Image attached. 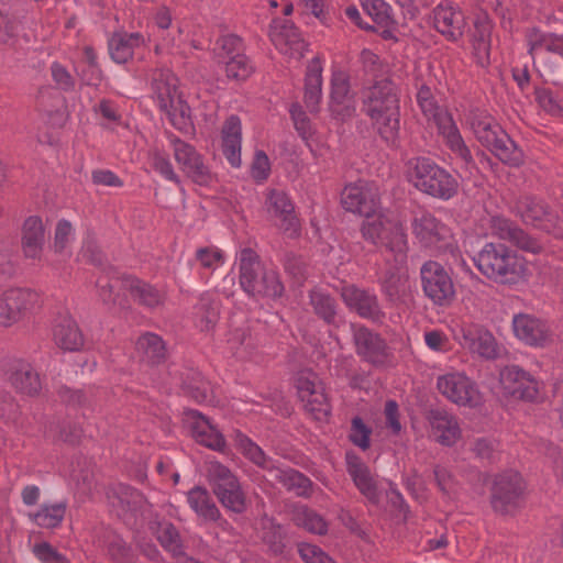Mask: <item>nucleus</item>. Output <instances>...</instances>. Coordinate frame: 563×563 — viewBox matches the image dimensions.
<instances>
[{"label": "nucleus", "instance_id": "f257e3e1", "mask_svg": "<svg viewBox=\"0 0 563 563\" xmlns=\"http://www.w3.org/2000/svg\"><path fill=\"white\" fill-rule=\"evenodd\" d=\"M364 109L384 140L394 143L399 132V106L395 85L383 79L366 88Z\"/></svg>", "mask_w": 563, "mask_h": 563}, {"label": "nucleus", "instance_id": "f03ea898", "mask_svg": "<svg viewBox=\"0 0 563 563\" xmlns=\"http://www.w3.org/2000/svg\"><path fill=\"white\" fill-rule=\"evenodd\" d=\"M477 269L499 284H516L526 275L523 257L501 243H486L474 257Z\"/></svg>", "mask_w": 563, "mask_h": 563}, {"label": "nucleus", "instance_id": "7ed1b4c3", "mask_svg": "<svg viewBox=\"0 0 563 563\" xmlns=\"http://www.w3.org/2000/svg\"><path fill=\"white\" fill-rule=\"evenodd\" d=\"M152 98L169 122L179 131L191 125L190 107L178 91V79L169 69H155L151 75Z\"/></svg>", "mask_w": 563, "mask_h": 563}, {"label": "nucleus", "instance_id": "20e7f679", "mask_svg": "<svg viewBox=\"0 0 563 563\" xmlns=\"http://www.w3.org/2000/svg\"><path fill=\"white\" fill-rule=\"evenodd\" d=\"M238 258L240 285L249 296L275 299L283 295L284 286L277 272L266 268L253 250H241Z\"/></svg>", "mask_w": 563, "mask_h": 563}, {"label": "nucleus", "instance_id": "39448f33", "mask_svg": "<svg viewBox=\"0 0 563 563\" xmlns=\"http://www.w3.org/2000/svg\"><path fill=\"white\" fill-rule=\"evenodd\" d=\"M406 174L417 189L430 196L450 199L457 191L456 179L429 158L410 159Z\"/></svg>", "mask_w": 563, "mask_h": 563}, {"label": "nucleus", "instance_id": "423d86ee", "mask_svg": "<svg viewBox=\"0 0 563 563\" xmlns=\"http://www.w3.org/2000/svg\"><path fill=\"white\" fill-rule=\"evenodd\" d=\"M417 101L427 119L434 121L439 133L443 136L450 150L466 165L473 163L471 151L465 144L452 115L446 110L438 107L429 87L422 86L419 89Z\"/></svg>", "mask_w": 563, "mask_h": 563}, {"label": "nucleus", "instance_id": "0eeeda50", "mask_svg": "<svg viewBox=\"0 0 563 563\" xmlns=\"http://www.w3.org/2000/svg\"><path fill=\"white\" fill-rule=\"evenodd\" d=\"M43 306V297L36 289L14 286L0 294V328H12L35 314Z\"/></svg>", "mask_w": 563, "mask_h": 563}, {"label": "nucleus", "instance_id": "6e6552de", "mask_svg": "<svg viewBox=\"0 0 563 563\" xmlns=\"http://www.w3.org/2000/svg\"><path fill=\"white\" fill-rule=\"evenodd\" d=\"M364 217L365 220L361 227L362 236L374 245H385L395 254L397 261L404 262L408 243L402 225L378 211L374 216Z\"/></svg>", "mask_w": 563, "mask_h": 563}, {"label": "nucleus", "instance_id": "1a4fd4ad", "mask_svg": "<svg viewBox=\"0 0 563 563\" xmlns=\"http://www.w3.org/2000/svg\"><path fill=\"white\" fill-rule=\"evenodd\" d=\"M526 484L516 471H507L495 476L490 494L493 509L501 515L516 512L521 504Z\"/></svg>", "mask_w": 563, "mask_h": 563}, {"label": "nucleus", "instance_id": "9d476101", "mask_svg": "<svg viewBox=\"0 0 563 563\" xmlns=\"http://www.w3.org/2000/svg\"><path fill=\"white\" fill-rule=\"evenodd\" d=\"M416 242L432 252L451 250L454 244L451 229L429 212L416 216L411 222Z\"/></svg>", "mask_w": 563, "mask_h": 563}, {"label": "nucleus", "instance_id": "9b49d317", "mask_svg": "<svg viewBox=\"0 0 563 563\" xmlns=\"http://www.w3.org/2000/svg\"><path fill=\"white\" fill-rule=\"evenodd\" d=\"M438 391L449 401L464 407H477L483 397L477 385L464 373L448 371L437 377Z\"/></svg>", "mask_w": 563, "mask_h": 563}, {"label": "nucleus", "instance_id": "f8f14e48", "mask_svg": "<svg viewBox=\"0 0 563 563\" xmlns=\"http://www.w3.org/2000/svg\"><path fill=\"white\" fill-rule=\"evenodd\" d=\"M295 385L306 411L316 420H325L331 412V407L317 374L311 371H301L296 376Z\"/></svg>", "mask_w": 563, "mask_h": 563}, {"label": "nucleus", "instance_id": "ddd939ff", "mask_svg": "<svg viewBox=\"0 0 563 563\" xmlns=\"http://www.w3.org/2000/svg\"><path fill=\"white\" fill-rule=\"evenodd\" d=\"M169 143L175 162L188 178L200 186L212 184L214 176L195 146L175 135L169 136Z\"/></svg>", "mask_w": 563, "mask_h": 563}, {"label": "nucleus", "instance_id": "4468645a", "mask_svg": "<svg viewBox=\"0 0 563 563\" xmlns=\"http://www.w3.org/2000/svg\"><path fill=\"white\" fill-rule=\"evenodd\" d=\"M424 295L438 306H449L455 298V287L448 271L438 262L428 261L420 269Z\"/></svg>", "mask_w": 563, "mask_h": 563}, {"label": "nucleus", "instance_id": "2eb2a0df", "mask_svg": "<svg viewBox=\"0 0 563 563\" xmlns=\"http://www.w3.org/2000/svg\"><path fill=\"white\" fill-rule=\"evenodd\" d=\"M511 327L515 338L528 346L545 347L553 342L550 324L534 314H514Z\"/></svg>", "mask_w": 563, "mask_h": 563}, {"label": "nucleus", "instance_id": "dca6fc26", "mask_svg": "<svg viewBox=\"0 0 563 563\" xmlns=\"http://www.w3.org/2000/svg\"><path fill=\"white\" fill-rule=\"evenodd\" d=\"M341 203L346 211L360 216H374L379 211L378 188L365 180L346 185L341 194Z\"/></svg>", "mask_w": 563, "mask_h": 563}, {"label": "nucleus", "instance_id": "f3484780", "mask_svg": "<svg viewBox=\"0 0 563 563\" xmlns=\"http://www.w3.org/2000/svg\"><path fill=\"white\" fill-rule=\"evenodd\" d=\"M265 208L287 236L295 238L299 234L300 225L295 213V207L285 191L268 189Z\"/></svg>", "mask_w": 563, "mask_h": 563}, {"label": "nucleus", "instance_id": "a211bd4d", "mask_svg": "<svg viewBox=\"0 0 563 563\" xmlns=\"http://www.w3.org/2000/svg\"><path fill=\"white\" fill-rule=\"evenodd\" d=\"M500 384L505 394L525 400H534L539 395V383L517 365L500 372Z\"/></svg>", "mask_w": 563, "mask_h": 563}, {"label": "nucleus", "instance_id": "6ab92c4d", "mask_svg": "<svg viewBox=\"0 0 563 563\" xmlns=\"http://www.w3.org/2000/svg\"><path fill=\"white\" fill-rule=\"evenodd\" d=\"M5 375L12 388L21 395L34 397L42 389L38 374L22 358L11 360L7 364Z\"/></svg>", "mask_w": 563, "mask_h": 563}, {"label": "nucleus", "instance_id": "aec40b11", "mask_svg": "<svg viewBox=\"0 0 563 563\" xmlns=\"http://www.w3.org/2000/svg\"><path fill=\"white\" fill-rule=\"evenodd\" d=\"M427 420L430 427L429 437L437 443L453 446L460 441L462 430L452 413L442 409L431 410Z\"/></svg>", "mask_w": 563, "mask_h": 563}, {"label": "nucleus", "instance_id": "412c9836", "mask_svg": "<svg viewBox=\"0 0 563 563\" xmlns=\"http://www.w3.org/2000/svg\"><path fill=\"white\" fill-rule=\"evenodd\" d=\"M341 297L346 307L360 317L378 321L383 317L377 297L374 292L346 285L341 289Z\"/></svg>", "mask_w": 563, "mask_h": 563}, {"label": "nucleus", "instance_id": "4be33fe9", "mask_svg": "<svg viewBox=\"0 0 563 563\" xmlns=\"http://www.w3.org/2000/svg\"><path fill=\"white\" fill-rule=\"evenodd\" d=\"M356 352L373 364H384L390 356V350L376 333L362 325H352Z\"/></svg>", "mask_w": 563, "mask_h": 563}, {"label": "nucleus", "instance_id": "5701e85b", "mask_svg": "<svg viewBox=\"0 0 563 563\" xmlns=\"http://www.w3.org/2000/svg\"><path fill=\"white\" fill-rule=\"evenodd\" d=\"M46 243V230L40 217L26 218L21 229V251L26 260L41 261Z\"/></svg>", "mask_w": 563, "mask_h": 563}, {"label": "nucleus", "instance_id": "b1692460", "mask_svg": "<svg viewBox=\"0 0 563 563\" xmlns=\"http://www.w3.org/2000/svg\"><path fill=\"white\" fill-rule=\"evenodd\" d=\"M185 423L198 443L212 450L220 451L224 449L225 440L222 433L197 410L185 412Z\"/></svg>", "mask_w": 563, "mask_h": 563}, {"label": "nucleus", "instance_id": "393cba45", "mask_svg": "<svg viewBox=\"0 0 563 563\" xmlns=\"http://www.w3.org/2000/svg\"><path fill=\"white\" fill-rule=\"evenodd\" d=\"M433 25L448 40H459L465 29L463 12L455 5L444 2L433 10Z\"/></svg>", "mask_w": 563, "mask_h": 563}, {"label": "nucleus", "instance_id": "a878e982", "mask_svg": "<svg viewBox=\"0 0 563 563\" xmlns=\"http://www.w3.org/2000/svg\"><path fill=\"white\" fill-rule=\"evenodd\" d=\"M466 124L475 139L487 148L494 145L501 134L506 133L493 117L479 110L470 112Z\"/></svg>", "mask_w": 563, "mask_h": 563}, {"label": "nucleus", "instance_id": "bb28decb", "mask_svg": "<svg viewBox=\"0 0 563 563\" xmlns=\"http://www.w3.org/2000/svg\"><path fill=\"white\" fill-rule=\"evenodd\" d=\"M222 152L229 164L238 168L241 166L242 123L238 115H230L221 131Z\"/></svg>", "mask_w": 563, "mask_h": 563}, {"label": "nucleus", "instance_id": "cd10ccee", "mask_svg": "<svg viewBox=\"0 0 563 563\" xmlns=\"http://www.w3.org/2000/svg\"><path fill=\"white\" fill-rule=\"evenodd\" d=\"M463 347L472 353L487 360H494L499 355V346L495 336L487 330H462V338L459 339Z\"/></svg>", "mask_w": 563, "mask_h": 563}, {"label": "nucleus", "instance_id": "c85d7f7f", "mask_svg": "<svg viewBox=\"0 0 563 563\" xmlns=\"http://www.w3.org/2000/svg\"><path fill=\"white\" fill-rule=\"evenodd\" d=\"M347 473L362 495L369 501H378V489L376 482L367 465L355 454L346 453Z\"/></svg>", "mask_w": 563, "mask_h": 563}, {"label": "nucleus", "instance_id": "c756f323", "mask_svg": "<svg viewBox=\"0 0 563 563\" xmlns=\"http://www.w3.org/2000/svg\"><path fill=\"white\" fill-rule=\"evenodd\" d=\"M271 37L275 47L282 54L295 59L305 55L307 45L292 24L285 23L280 27H274Z\"/></svg>", "mask_w": 563, "mask_h": 563}, {"label": "nucleus", "instance_id": "7c9ffc66", "mask_svg": "<svg viewBox=\"0 0 563 563\" xmlns=\"http://www.w3.org/2000/svg\"><path fill=\"white\" fill-rule=\"evenodd\" d=\"M55 343L65 351H78L84 345V336L71 316H59L53 327Z\"/></svg>", "mask_w": 563, "mask_h": 563}, {"label": "nucleus", "instance_id": "2f4dec72", "mask_svg": "<svg viewBox=\"0 0 563 563\" xmlns=\"http://www.w3.org/2000/svg\"><path fill=\"white\" fill-rule=\"evenodd\" d=\"M121 284L129 291L133 300L145 307L155 308L165 301V291L135 277L126 276L122 279Z\"/></svg>", "mask_w": 563, "mask_h": 563}, {"label": "nucleus", "instance_id": "473e14b6", "mask_svg": "<svg viewBox=\"0 0 563 563\" xmlns=\"http://www.w3.org/2000/svg\"><path fill=\"white\" fill-rule=\"evenodd\" d=\"M490 228L494 235L501 240H508L522 250L534 253L540 249L539 245L533 240H531L521 229L512 225L511 222L505 218H492Z\"/></svg>", "mask_w": 563, "mask_h": 563}, {"label": "nucleus", "instance_id": "72a5a7b5", "mask_svg": "<svg viewBox=\"0 0 563 563\" xmlns=\"http://www.w3.org/2000/svg\"><path fill=\"white\" fill-rule=\"evenodd\" d=\"M539 49H544L562 57L559 65L560 71L556 74V71L553 70L554 78L552 79V84L558 86L563 85V36L541 34L539 31L533 30L529 34V52L533 54Z\"/></svg>", "mask_w": 563, "mask_h": 563}, {"label": "nucleus", "instance_id": "f704fd0d", "mask_svg": "<svg viewBox=\"0 0 563 563\" xmlns=\"http://www.w3.org/2000/svg\"><path fill=\"white\" fill-rule=\"evenodd\" d=\"M322 98V65L313 58L307 67L305 78V103L311 112H317Z\"/></svg>", "mask_w": 563, "mask_h": 563}, {"label": "nucleus", "instance_id": "c9c22d12", "mask_svg": "<svg viewBox=\"0 0 563 563\" xmlns=\"http://www.w3.org/2000/svg\"><path fill=\"white\" fill-rule=\"evenodd\" d=\"M187 503L192 511L203 521H216L221 514L209 492L195 486L187 493Z\"/></svg>", "mask_w": 563, "mask_h": 563}, {"label": "nucleus", "instance_id": "e433bc0d", "mask_svg": "<svg viewBox=\"0 0 563 563\" xmlns=\"http://www.w3.org/2000/svg\"><path fill=\"white\" fill-rule=\"evenodd\" d=\"M144 43L140 33H117L109 40V53L111 58L123 64L132 58L135 48Z\"/></svg>", "mask_w": 563, "mask_h": 563}, {"label": "nucleus", "instance_id": "4c0bfd02", "mask_svg": "<svg viewBox=\"0 0 563 563\" xmlns=\"http://www.w3.org/2000/svg\"><path fill=\"white\" fill-rule=\"evenodd\" d=\"M272 481L280 484L289 492H294L297 496H307L310 492L311 482L292 468H280L277 465L272 466L268 474Z\"/></svg>", "mask_w": 563, "mask_h": 563}, {"label": "nucleus", "instance_id": "58836bf2", "mask_svg": "<svg viewBox=\"0 0 563 563\" xmlns=\"http://www.w3.org/2000/svg\"><path fill=\"white\" fill-rule=\"evenodd\" d=\"M330 108L333 113L342 114L351 108L349 76L342 70H334L331 78Z\"/></svg>", "mask_w": 563, "mask_h": 563}, {"label": "nucleus", "instance_id": "ea45409f", "mask_svg": "<svg viewBox=\"0 0 563 563\" xmlns=\"http://www.w3.org/2000/svg\"><path fill=\"white\" fill-rule=\"evenodd\" d=\"M66 509L65 501L43 504L36 511L29 512L27 518L40 528L55 529L63 522Z\"/></svg>", "mask_w": 563, "mask_h": 563}, {"label": "nucleus", "instance_id": "a19ab883", "mask_svg": "<svg viewBox=\"0 0 563 563\" xmlns=\"http://www.w3.org/2000/svg\"><path fill=\"white\" fill-rule=\"evenodd\" d=\"M234 443L236 449L252 463L267 471V474L271 473L272 466H275V463L265 455L264 451L253 442L249 437L243 434L240 431L234 433Z\"/></svg>", "mask_w": 563, "mask_h": 563}, {"label": "nucleus", "instance_id": "79ce46f5", "mask_svg": "<svg viewBox=\"0 0 563 563\" xmlns=\"http://www.w3.org/2000/svg\"><path fill=\"white\" fill-rule=\"evenodd\" d=\"M125 276L122 277H108L106 275L100 276L97 280V287L99 288V297L107 305H125V295L129 291L122 286L121 282Z\"/></svg>", "mask_w": 563, "mask_h": 563}, {"label": "nucleus", "instance_id": "37998d69", "mask_svg": "<svg viewBox=\"0 0 563 563\" xmlns=\"http://www.w3.org/2000/svg\"><path fill=\"white\" fill-rule=\"evenodd\" d=\"M207 479L214 495L224 488H231L232 485L240 482L238 476L228 466L218 461H209L207 463Z\"/></svg>", "mask_w": 563, "mask_h": 563}, {"label": "nucleus", "instance_id": "c03bdc74", "mask_svg": "<svg viewBox=\"0 0 563 563\" xmlns=\"http://www.w3.org/2000/svg\"><path fill=\"white\" fill-rule=\"evenodd\" d=\"M292 520L296 526L303 528L310 533L324 534L328 531L327 521L314 510L302 505L295 507Z\"/></svg>", "mask_w": 563, "mask_h": 563}, {"label": "nucleus", "instance_id": "a18cd8bd", "mask_svg": "<svg viewBox=\"0 0 563 563\" xmlns=\"http://www.w3.org/2000/svg\"><path fill=\"white\" fill-rule=\"evenodd\" d=\"M501 162L510 166H519L523 163V152L508 136L507 133L501 134L496 143L488 148Z\"/></svg>", "mask_w": 563, "mask_h": 563}, {"label": "nucleus", "instance_id": "49530a36", "mask_svg": "<svg viewBox=\"0 0 563 563\" xmlns=\"http://www.w3.org/2000/svg\"><path fill=\"white\" fill-rule=\"evenodd\" d=\"M310 303L314 313L323 319L325 322L331 323L336 317L335 300L321 289H313L310 292Z\"/></svg>", "mask_w": 563, "mask_h": 563}, {"label": "nucleus", "instance_id": "de8ad7c7", "mask_svg": "<svg viewBox=\"0 0 563 563\" xmlns=\"http://www.w3.org/2000/svg\"><path fill=\"white\" fill-rule=\"evenodd\" d=\"M136 350L150 362H159L165 356L163 340L154 333H145L136 341Z\"/></svg>", "mask_w": 563, "mask_h": 563}, {"label": "nucleus", "instance_id": "09e8293b", "mask_svg": "<svg viewBox=\"0 0 563 563\" xmlns=\"http://www.w3.org/2000/svg\"><path fill=\"white\" fill-rule=\"evenodd\" d=\"M75 241V229L73 224L66 220L60 219L55 227L54 240L52 249L56 254L70 255V247Z\"/></svg>", "mask_w": 563, "mask_h": 563}, {"label": "nucleus", "instance_id": "8fccbe9b", "mask_svg": "<svg viewBox=\"0 0 563 563\" xmlns=\"http://www.w3.org/2000/svg\"><path fill=\"white\" fill-rule=\"evenodd\" d=\"M216 496L224 508L233 512L242 514L246 510V496L240 482L232 485L231 488L222 489Z\"/></svg>", "mask_w": 563, "mask_h": 563}, {"label": "nucleus", "instance_id": "3c124183", "mask_svg": "<svg viewBox=\"0 0 563 563\" xmlns=\"http://www.w3.org/2000/svg\"><path fill=\"white\" fill-rule=\"evenodd\" d=\"M224 69L229 79L241 81L252 75L254 67L247 56L236 53L224 62Z\"/></svg>", "mask_w": 563, "mask_h": 563}, {"label": "nucleus", "instance_id": "603ef678", "mask_svg": "<svg viewBox=\"0 0 563 563\" xmlns=\"http://www.w3.org/2000/svg\"><path fill=\"white\" fill-rule=\"evenodd\" d=\"M519 210L525 222L545 228L542 222L549 214L542 201L534 198H526L520 202Z\"/></svg>", "mask_w": 563, "mask_h": 563}, {"label": "nucleus", "instance_id": "864d4df0", "mask_svg": "<svg viewBox=\"0 0 563 563\" xmlns=\"http://www.w3.org/2000/svg\"><path fill=\"white\" fill-rule=\"evenodd\" d=\"M157 533L161 544L170 552L178 562L180 556H184V554L181 552L179 536L175 527L170 523H164L161 526Z\"/></svg>", "mask_w": 563, "mask_h": 563}, {"label": "nucleus", "instance_id": "5fc2aeb1", "mask_svg": "<svg viewBox=\"0 0 563 563\" xmlns=\"http://www.w3.org/2000/svg\"><path fill=\"white\" fill-rule=\"evenodd\" d=\"M536 100L538 104L549 114L554 117L563 115V99L554 95L550 89L537 88Z\"/></svg>", "mask_w": 563, "mask_h": 563}, {"label": "nucleus", "instance_id": "6e6d98bb", "mask_svg": "<svg viewBox=\"0 0 563 563\" xmlns=\"http://www.w3.org/2000/svg\"><path fill=\"white\" fill-rule=\"evenodd\" d=\"M152 166L163 178L176 184L178 187H181V179L175 172L173 164L166 155L159 152L153 153Z\"/></svg>", "mask_w": 563, "mask_h": 563}, {"label": "nucleus", "instance_id": "4d7b16f0", "mask_svg": "<svg viewBox=\"0 0 563 563\" xmlns=\"http://www.w3.org/2000/svg\"><path fill=\"white\" fill-rule=\"evenodd\" d=\"M218 308L203 301L196 308V325L201 331L211 330L218 321Z\"/></svg>", "mask_w": 563, "mask_h": 563}, {"label": "nucleus", "instance_id": "13d9d810", "mask_svg": "<svg viewBox=\"0 0 563 563\" xmlns=\"http://www.w3.org/2000/svg\"><path fill=\"white\" fill-rule=\"evenodd\" d=\"M32 552L42 563H67L66 556L59 553L48 542L43 541L35 543L32 548Z\"/></svg>", "mask_w": 563, "mask_h": 563}, {"label": "nucleus", "instance_id": "bf43d9fd", "mask_svg": "<svg viewBox=\"0 0 563 563\" xmlns=\"http://www.w3.org/2000/svg\"><path fill=\"white\" fill-rule=\"evenodd\" d=\"M196 257L201 266L210 269L220 267L224 262L222 251L214 246L199 249Z\"/></svg>", "mask_w": 563, "mask_h": 563}, {"label": "nucleus", "instance_id": "052dcab7", "mask_svg": "<svg viewBox=\"0 0 563 563\" xmlns=\"http://www.w3.org/2000/svg\"><path fill=\"white\" fill-rule=\"evenodd\" d=\"M372 431L368 427H366L363 420L358 417L352 420V427L350 432V440L361 448L362 450H366L369 448V435Z\"/></svg>", "mask_w": 563, "mask_h": 563}, {"label": "nucleus", "instance_id": "680f3d73", "mask_svg": "<svg viewBox=\"0 0 563 563\" xmlns=\"http://www.w3.org/2000/svg\"><path fill=\"white\" fill-rule=\"evenodd\" d=\"M363 5L377 23L387 24L390 21L391 8L384 0H366Z\"/></svg>", "mask_w": 563, "mask_h": 563}, {"label": "nucleus", "instance_id": "e2e57ef3", "mask_svg": "<svg viewBox=\"0 0 563 563\" xmlns=\"http://www.w3.org/2000/svg\"><path fill=\"white\" fill-rule=\"evenodd\" d=\"M271 173L268 156L263 151H256L251 166V176L258 183L267 179Z\"/></svg>", "mask_w": 563, "mask_h": 563}, {"label": "nucleus", "instance_id": "0e129e2a", "mask_svg": "<svg viewBox=\"0 0 563 563\" xmlns=\"http://www.w3.org/2000/svg\"><path fill=\"white\" fill-rule=\"evenodd\" d=\"M298 550L301 559L306 563H334V561L317 545L301 543Z\"/></svg>", "mask_w": 563, "mask_h": 563}, {"label": "nucleus", "instance_id": "69168bd1", "mask_svg": "<svg viewBox=\"0 0 563 563\" xmlns=\"http://www.w3.org/2000/svg\"><path fill=\"white\" fill-rule=\"evenodd\" d=\"M493 23L488 14L483 12L476 15L472 41L490 42Z\"/></svg>", "mask_w": 563, "mask_h": 563}, {"label": "nucleus", "instance_id": "338daca9", "mask_svg": "<svg viewBox=\"0 0 563 563\" xmlns=\"http://www.w3.org/2000/svg\"><path fill=\"white\" fill-rule=\"evenodd\" d=\"M426 345L434 352H448L450 350L449 338L439 330L427 331L423 334Z\"/></svg>", "mask_w": 563, "mask_h": 563}, {"label": "nucleus", "instance_id": "774afa93", "mask_svg": "<svg viewBox=\"0 0 563 563\" xmlns=\"http://www.w3.org/2000/svg\"><path fill=\"white\" fill-rule=\"evenodd\" d=\"M218 45L220 48L219 56L224 63L230 57L239 53L238 51L241 46V38L233 34L223 35L218 40Z\"/></svg>", "mask_w": 563, "mask_h": 563}]
</instances>
